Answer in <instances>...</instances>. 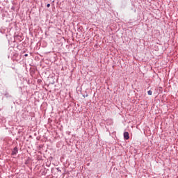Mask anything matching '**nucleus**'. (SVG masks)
Returning a JSON list of instances; mask_svg holds the SVG:
<instances>
[{
    "instance_id": "nucleus-4",
    "label": "nucleus",
    "mask_w": 178,
    "mask_h": 178,
    "mask_svg": "<svg viewBox=\"0 0 178 178\" xmlns=\"http://www.w3.org/2000/svg\"><path fill=\"white\" fill-rule=\"evenodd\" d=\"M47 8H49V7L51 6V4L48 3V4L47 5Z\"/></svg>"
},
{
    "instance_id": "nucleus-1",
    "label": "nucleus",
    "mask_w": 178,
    "mask_h": 178,
    "mask_svg": "<svg viewBox=\"0 0 178 178\" xmlns=\"http://www.w3.org/2000/svg\"><path fill=\"white\" fill-rule=\"evenodd\" d=\"M124 140H129L130 136H129V132H124Z\"/></svg>"
},
{
    "instance_id": "nucleus-3",
    "label": "nucleus",
    "mask_w": 178,
    "mask_h": 178,
    "mask_svg": "<svg viewBox=\"0 0 178 178\" xmlns=\"http://www.w3.org/2000/svg\"><path fill=\"white\" fill-rule=\"evenodd\" d=\"M148 95H152V92L151 90H149L147 92Z\"/></svg>"
},
{
    "instance_id": "nucleus-2",
    "label": "nucleus",
    "mask_w": 178,
    "mask_h": 178,
    "mask_svg": "<svg viewBox=\"0 0 178 178\" xmlns=\"http://www.w3.org/2000/svg\"><path fill=\"white\" fill-rule=\"evenodd\" d=\"M18 151L17 147H15L12 152V155H17Z\"/></svg>"
},
{
    "instance_id": "nucleus-5",
    "label": "nucleus",
    "mask_w": 178,
    "mask_h": 178,
    "mask_svg": "<svg viewBox=\"0 0 178 178\" xmlns=\"http://www.w3.org/2000/svg\"><path fill=\"white\" fill-rule=\"evenodd\" d=\"M24 56H29V55L28 54H25Z\"/></svg>"
}]
</instances>
